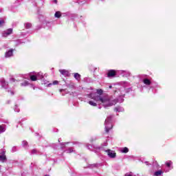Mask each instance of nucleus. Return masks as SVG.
I'll return each mask as SVG.
<instances>
[{
    "label": "nucleus",
    "mask_w": 176,
    "mask_h": 176,
    "mask_svg": "<svg viewBox=\"0 0 176 176\" xmlns=\"http://www.w3.org/2000/svg\"><path fill=\"white\" fill-rule=\"evenodd\" d=\"M55 17H57V19H60V17H61V12H56L54 14Z\"/></svg>",
    "instance_id": "obj_11"
},
{
    "label": "nucleus",
    "mask_w": 176,
    "mask_h": 176,
    "mask_svg": "<svg viewBox=\"0 0 176 176\" xmlns=\"http://www.w3.org/2000/svg\"><path fill=\"white\" fill-rule=\"evenodd\" d=\"M54 2H55L56 3H57V0H54Z\"/></svg>",
    "instance_id": "obj_31"
},
{
    "label": "nucleus",
    "mask_w": 176,
    "mask_h": 176,
    "mask_svg": "<svg viewBox=\"0 0 176 176\" xmlns=\"http://www.w3.org/2000/svg\"><path fill=\"white\" fill-rule=\"evenodd\" d=\"M121 152H122V153H127V152H129V148L127 147H124L121 150Z\"/></svg>",
    "instance_id": "obj_14"
},
{
    "label": "nucleus",
    "mask_w": 176,
    "mask_h": 176,
    "mask_svg": "<svg viewBox=\"0 0 176 176\" xmlns=\"http://www.w3.org/2000/svg\"><path fill=\"white\" fill-rule=\"evenodd\" d=\"M89 98L94 100L95 101H100L104 108L108 107H112V105H115L116 104V100H112V98H109V96H93V94H90L88 95Z\"/></svg>",
    "instance_id": "obj_1"
},
{
    "label": "nucleus",
    "mask_w": 176,
    "mask_h": 176,
    "mask_svg": "<svg viewBox=\"0 0 176 176\" xmlns=\"http://www.w3.org/2000/svg\"><path fill=\"white\" fill-rule=\"evenodd\" d=\"M89 105H92V107H97V103H96L91 100L89 102Z\"/></svg>",
    "instance_id": "obj_17"
},
{
    "label": "nucleus",
    "mask_w": 176,
    "mask_h": 176,
    "mask_svg": "<svg viewBox=\"0 0 176 176\" xmlns=\"http://www.w3.org/2000/svg\"><path fill=\"white\" fill-rule=\"evenodd\" d=\"M67 151H68V153H72V152H74V149L72 148H69Z\"/></svg>",
    "instance_id": "obj_25"
},
{
    "label": "nucleus",
    "mask_w": 176,
    "mask_h": 176,
    "mask_svg": "<svg viewBox=\"0 0 176 176\" xmlns=\"http://www.w3.org/2000/svg\"><path fill=\"white\" fill-rule=\"evenodd\" d=\"M32 27V24L30 23H25V28H31Z\"/></svg>",
    "instance_id": "obj_20"
},
{
    "label": "nucleus",
    "mask_w": 176,
    "mask_h": 176,
    "mask_svg": "<svg viewBox=\"0 0 176 176\" xmlns=\"http://www.w3.org/2000/svg\"><path fill=\"white\" fill-rule=\"evenodd\" d=\"M0 160L1 162H5L6 160V155H0Z\"/></svg>",
    "instance_id": "obj_8"
},
{
    "label": "nucleus",
    "mask_w": 176,
    "mask_h": 176,
    "mask_svg": "<svg viewBox=\"0 0 176 176\" xmlns=\"http://www.w3.org/2000/svg\"><path fill=\"white\" fill-rule=\"evenodd\" d=\"M53 85H58V80H55L52 82Z\"/></svg>",
    "instance_id": "obj_26"
},
{
    "label": "nucleus",
    "mask_w": 176,
    "mask_h": 176,
    "mask_svg": "<svg viewBox=\"0 0 176 176\" xmlns=\"http://www.w3.org/2000/svg\"><path fill=\"white\" fill-rule=\"evenodd\" d=\"M60 74H62V75H68V71L65 70V69H60L59 70Z\"/></svg>",
    "instance_id": "obj_9"
},
{
    "label": "nucleus",
    "mask_w": 176,
    "mask_h": 176,
    "mask_svg": "<svg viewBox=\"0 0 176 176\" xmlns=\"http://www.w3.org/2000/svg\"><path fill=\"white\" fill-rule=\"evenodd\" d=\"M172 164H173V162H171V161H168L167 162H166V167L170 168V167H171Z\"/></svg>",
    "instance_id": "obj_13"
},
{
    "label": "nucleus",
    "mask_w": 176,
    "mask_h": 176,
    "mask_svg": "<svg viewBox=\"0 0 176 176\" xmlns=\"http://www.w3.org/2000/svg\"><path fill=\"white\" fill-rule=\"evenodd\" d=\"M109 89H112V85H109Z\"/></svg>",
    "instance_id": "obj_30"
},
{
    "label": "nucleus",
    "mask_w": 176,
    "mask_h": 176,
    "mask_svg": "<svg viewBox=\"0 0 176 176\" xmlns=\"http://www.w3.org/2000/svg\"><path fill=\"white\" fill-rule=\"evenodd\" d=\"M5 153H6V152L3 150H1V152L0 153V155H5Z\"/></svg>",
    "instance_id": "obj_28"
},
{
    "label": "nucleus",
    "mask_w": 176,
    "mask_h": 176,
    "mask_svg": "<svg viewBox=\"0 0 176 176\" xmlns=\"http://www.w3.org/2000/svg\"><path fill=\"white\" fill-rule=\"evenodd\" d=\"M74 78L77 79V80H79L80 79V75L78 73L74 74Z\"/></svg>",
    "instance_id": "obj_15"
},
{
    "label": "nucleus",
    "mask_w": 176,
    "mask_h": 176,
    "mask_svg": "<svg viewBox=\"0 0 176 176\" xmlns=\"http://www.w3.org/2000/svg\"><path fill=\"white\" fill-rule=\"evenodd\" d=\"M1 83V87L3 88H6V86H8V83H6V82H5L4 79H1L0 80Z\"/></svg>",
    "instance_id": "obj_7"
},
{
    "label": "nucleus",
    "mask_w": 176,
    "mask_h": 176,
    "mask_svg": "<svg viewBox=\"0 0 176 176\" xmlns=\"http://www.w3.org/2000/svg\"><path fill=\"white\" fill-rule=\"evenodd\" d=\"M10 92H11V94H12V95L14 94V93L13 91H11Z\"/></svg>",
    "instance_id": "obj_32"
},
{
    "label": "nucleus",
    "mask_w": 176,
    "mask_h": 176,
    "mask_svg": "<svg viewBox=\"0 0 176 176\" xmlns=\"http://www.w3.org/2000/svg\"><path fill=\"white\" fill-rule=\"evenodd\" d=\"M45 176H49V175H45Z\"/></svg>",
    "instance_id": "obj_38"
},
{
    "label": "nucleus",
    "mask_w": 176,
    "mask_h": 176,
    "mask_svg": "<svg viewBox=\"0 0 176 176\" xmlns=\"http://www.w3.org/2000/svg\"><path fill=\"white\" fill-rule=\"evenodd\" d=\"M103 91L102 89H97V94H99V96L101 97V95L102 94Z\"/></svg>",
    "instance_id": "obj_19"
},
{
    "label": "nucleus",
    "mask_w": 176,
    "mask_h": 176,
    "mask_svg": "<svg viewBox=\"0 0 176 176\" xmlns=\"http://www.w3.org/2000/svg\"><path fill=\"white\" fill-rule=\"evenodd\" d=\"M30 79H31V80H32L33 82H35V80H37L36 76H30Z\"/></svg>",
    "instance_id": "obj_18"
},
{
    "label": "nucleus",
    "mask_w": 176,
    "mask_h": 176,
    "mask_svg": "<svg viewBox=\"0 0 176 176\" xmlns=\"http://www.w3.org/2000/svg\"><path fill=\"white\" fill-rule=\"evenodd\" d=\"M6 57H12L13 56V50H10L6 53Z\"/></svg>",
    "instance_id": "obj_6"
},
{
    "label": "nucleus",
    "mask_w": 176,
    "mask_h": 176,
    "mask_svg": "<svg viewBox=\"0 0 176 176\" xmlns=\"http://www.w3.org/2000/svg\"><path fill=\"white\" fill-rule=\"evenodd\" d=\"M48 86H52V83L48 84Z\"/></svg>",
    "instance_id": "obj_33"
},
{
    "label": "nucleus",
    "mask_w": 176,
    "mask_h": 176,
    "mask_svg": "<svg viewBox=\"0 0 176 176\" xmlns=\"http://www.w3.org/2000/svg\"><path fill=\"white\" fill-rule=\"evenodd\" d=\"M116 75V72L115 70H109L107 76L108 78H111V76H115Z\"/></svg>",
    "instance_id": "obj_5"
},
{
    "label": "nucleus",
    "mask_w": 176,
    "mask_h": 176,
    "mask_svg": "<svg viewBox=\"0 0 176 176\" xmlns=\"http://www.w3.org/2000/svg\"><path fill=\"white\" fill-rule=\"evenodd\" d=\"M21 86H24V84L22 83V84H21Z\"/></svg>",
    "instance_id": "obj_37"
},
{
    "label": "nucleus",
    "mask_w": 176,
    "mask_h": 176,
    "mask_svg": "<svg viewBox=\"0 0 176 176\" xmlns=\"http://www.w3.org/2000/svg\"><path fill=\"white\" fill-rule=\"evenodd\" d=\"M106 152L107 153V155H116V153L108 149L106 151Z\"/></svg>",
    "instance_id": "obj_12"
},
{
    "label": "nucleus",
    "mask_w": 176,
    "mask_h": 176,
    "mask_svg": "<svg viewBox=\"0 0 176 176\" xmlns=\"http://www.w3.org/2000/svg\"><path fill=\"white\" fill-rule=\"evenodd\" d=\"M126 176H132L131 175H126Z\"/></svg>",
    "instance_id": "obj_34"
},
{
    "label": "nucleus",
    "mask_w": 176,
    "mask_h": 176,
    "mask_svg": "<svg viewBox=\"0 0 176 176\" xmlns=\"http://www.w3.org/2000/svg\"><path fill=\"white\" fill-rule=\"evenodd\" d=\"M115 110H116V111H118V108H116Z\"/></svg>",
    "instance_id": "obj_36"
},
{
    "label": "nucleus",
    "mask_w": 176,
    "mask_h": 176,
    "mask_svg": "<svg viewBox=\"0 0 176 176\" xmlns=\"http://www.w3.org/2000/svg\"><path fill=\"white\" fill-rule=\"evenodd\" d=\"M144 83L145 84V85H151V80H149L148 79H144Z\"/></svg>",
    "instance_id": "obj_16"
},
{
    "label": "nucleus",
    "mask_w": 176,
    "mask_h": 176,
    "mask_svg": "<svg viewBox=\"0 0 176 176\" xmlns=\"http://www.w3.org/2000/svg\"><path fill=\"white\" fill-rule=\"evenodd\" d=\"M12 80H13V82H14V78H12Z\"/></svg>",
    "instance_id": "obj_35"
},
{
    "label": "nucleus",
    "mask_w": 176,
    "mask_h": 176,
    "mask_svg": "<svg viewBox=\"0 0 176 176\" xmlns=\"http://www.w3.org/2000/svg\"><path fill=\"white\" fill-rule=\"evenodd\" d=\"M23 144L24 146H25V145H28V142H27V141H23Z\"/></svg>",
    "instance_id": "obj_27"
},
{
    "label": "nucleus",
    "mask_w": 176,
    "mask_h": 176,
    "mask_svg": "<svg viewBox=\"0 0 176 176\" xmlns=\"http://www.w3.org/2000/svg\"><path fill=\"white\" fill-rule=\"evenodd\" d=\"M111 120H112V117L109 116L105 120V130L106 133H109V130L112 129L113 126L111 124Z\"/></svg>",
    "instance_id": "obj_2"
},
{
    "label": "nucleus",
    "mask_w": 176,
    "mask_h": 176,
    "mask_svg": "<svg viewBox=\"0 0 176 176\" xmlns=\"http://www.w3.org/2000/svg\"><path fill=\"white\" fill-rule=\"evenodd\" d=\"M32 154L39 153V151H36V149H33V150L32 151Z\"/></svg>",
    "instance_id": "obj_21"
},
{
    "label": "nucleus",
    "mask_w": 176,
    "mask_h": 176,
    "mask_svg": "<svg viewBox=\"0 0 176 176\" xmlns=\"http://www.w3.org/2000/svg\"><path fill=\"white\" fill-rule=\"evenodd\" d=\"M3 24H5L4 20H0V26H2Z\"/></svg>",
    "instance_id": "obj_24"
},
{
    "label": "nucleus",
    "mask_w": 176,
    "mask_h": 176,
    "mask_svg": "<svg viewBox=\"0 0 176 176\" xmlns=\"http://www.w3.org/2000/svg\"><path fill=\"white\" fill-rule=\"evenodd\" d=\"M12 32H13V29L10 28V29L7 30V31L3 32V36L6 38V36H8V35H10V34H12Z\"/></svg>",
    "instance_id": "obj_3"
},
{
    "label": "nucleus",
    "mask_w": 176,
    "mask_h": 176,
    "mask_svg": "<svg viewBox=\"0 0 176 176\" xmlns=\"http://www.w3.org/2000/svg\"><path fill=\"white\" fill-rule=\"evenodd\" d=\"M109 97L110 98H111L113 101H116V103L114 104V105H115L117 102H123V101H124L122 96H120L118 99H113V97H112V96H109Z\"/></svg>",
    "instance_id": "obj_4"
},
{
    "label": "nucleus",
    "mask_w": 176,
    "mask_h": 176,
    "mask_svg": "<svg viewBox=\"0 0 176 176\" xmlns=\"http://www.w3.org/2000/svg\"><path fill=\"white\" fill-rule=\"evenodd\" d=\"M163 173V172L162 170H158L154 173V175L155 176H160L162 175V174Z\"/></svg>",
    "instance_id": "obj_10"
},
{
    "label": "nucleus",
    "mask_w": 176,
    "mask_h": 176,
    "mask_svg": "<svg viewBox=\"0 0 176 176\" xmlns=\"http://www.w3.org/2000/svg\"><path fill=\"white\" fill-rule=\"evenodd\" d=\"M65 144L67 143H61L60 145L63 146V145H65Z\"/></svg>",
    "instance_id": "obj_29"
},
{
    "label": "nucleus",
    "mask_w": 176,
    "mask_h": 176,
    "mask_svg": "<svg viewBox=\"0 0 176 176\" xmlns=\"http://www.w3.org/2000/svg\"><path fill=\"white\" fill-rule=\"evenodd\" d=\"M3 131H5V129L0 126V133H3Z\"/></svg>",
    "instance_id": "obj_23"
},
{
    "label": "nucleus",
    "mask_w": 176,
    "mask_h": 176,
    "mask_svg": "<svg viewBox=\"0 0 176 176\" xmlns=\"http://www.w3.org/2000/svg\"><path fill=\"white\" fill-rule=\"evenodd\" d=\"M109 157L111 159H115V157H116V155H109Z\"/></svg>",
    "instance_id": "obj_22"
}]
</instances>
